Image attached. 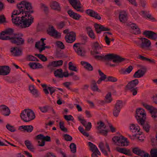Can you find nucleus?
I'll list each match as a JSON object with an SVG mask.
<instances>
[{
    "label": "nucleus",
    "mask_w": 157,
    "mask_h": 157,
    "mask_svg": "<svg viewBox=\"0 0 157 157\" xmlns=\"http://www.w3.org/2000/svg\"><path fill=\"white\" fill-rule=\"evenodd\" d=\"M151 155L152 157H157V149L153 148L150 151Z\"/></svg>",
    "instance_id": "nucleus-54"
},
{
    "label": "nucleus",
    "mask_w": 157,
    "mask_h": 157,
    "mask_svg": "<svg viewBox=\"0 0 157 157\" xmlns=\"http://www.w3.org/2000/svg\"><path fill=\"white\" fill-rule=\"evenodd\" d=\"M29 89L30 92L33 95H37L38 91L33 85H30L29 86Z\"/></svg>",
    "instance_id": "nucleus-35"
},
{
    "label": "nucleus",
    "mask_w": 157,
    "mask_h": 157,
    "mask_svg": "<svg viewBox=\"0 0 157 157\" xmlns=\"http://www.w3.org/2000/svg\"><path fill=\"white\" fill-rule=\"evenodd\" d=\"M141 104L147 110L149 111L151 113L152 118L155 119L157 118V109L154 107L152 106L148 105L145 101H142Z\"/></svg>",
    "instance_id": "nucleus-5"
},
{
    "label": "nucleus",
    "mask_w": 157,
    "mask_h": 157,
    "mask_svg": "<svg viewBox=\"0 0 157 157\" xmlns=\"http://www.w3.org/2000/svg\"><path fill=\"white\" fill-rule=\"evenodd\" d=\"M137 134L139 135V136H137L138 139L141 142L143 141L144 140L145 137L142 135V132H140V133H138Z\"/></svg>",
    "instance_id": "nucleus-63"
},
{
    "label": "nucleus",
    "mask_w": 157,
    "mask_h": 157,
    "mask_svg": "<svg viewBox=\"0 0 157 157\" xmlns=\"http://www.w3.org/2000/svg\"><path fill=\"white\" fill-rule=\"evenodd\" d=\"M41 86L43 88L44 92L46 94H49L48 91H49L51 94H52L55 90V89L54 88L47 86L45 84H42Z\"/></svg>",
    "instance_id": "nucleus-25"
},
{
    "label": "nucleus",
    "mask_w": 157,
    "mask_h": 157,
    "mask_svg": "<svg viewBox=\"0 0 157 157\" xmlns=\"http://www.w3.org/2000/svg\"><path fill=\"white\" fill-rule=\"evenodd\" d=\"M56 46L61 49H63L64 48V46L61 42L58 41L56 42Z\"/></svg>",
    "instance_id": "nucleus-61"
},
{
    "label": "nucleus",
    "mask_w": 157,
    "mask_h": 157,
    "mask_svg": "<svg viewBox=\"0 0 157 157\" xmlns=\"http://www.w3.org/2000/svg\"><path fill=\"white\" fill-rule=\"evenodd\" d=\"M0 112L5 116H7L10 113V111L9 108L6 106L2 105L0 106Z\"/></svg>",
    "instance_id": "nucleus-23"
},
{
    "label": "nucleus",
    "mask_w": 157,
    "mask_h": 157,
    "mask_svg": "<svg viewBox=\"0 0 157 157\" xmlns=\"http://www.w3.org/2000/svg\"><path fill=\"white\" fill-rule=\"evenodd\" d=\"M112 101L111 94L110 93H108L105 97V101L107 103L110 102Z\"/></svg>",
    "instance_id": "nucleus-48"
},
{
    "label": "nucleus",
    "mask_w": 157,
    "mask_h": 157,
    "mask_svg": "<svg viewBox=\"0 0 157 157\" xmlns=\"http://www.w3.org/2000/svg\"><path fill=\"white\" fill-rule=\"evenodd\" d=\"M19 129L21 131L30 132L33 130V127L31 125H22L20 126Z\"/></svg>",
    "instance_id": "nucleus-30"
},
{
    "label": "nucleus",
    "mask_w": 157,
    "mask_h": 157,
    "mask_svg": "<svg viewBox=\"0 0 157 157\" xmlns=\"http://www.w3.org/2000/svg\"><path fill=\"white\" fill-rule=\"evenodd\" d=\"M112 60L113 62H118L122 61L123 59L118 56L113 55Z\"/></svg>",
    "instance_id": "nucleus-44"
},
{
    "label": "nucleus",
    "mask_w": 157,
    "mask_h": 157,
    "mask_svg": "<svg viewBox=\"0 0 157 157\" xmlns=\"http://www.w3.org/2000/svg\"><path fill=\"white\" fill-rule=\"evenodd\" d=\"M75 33L73 32H71L65 36V38L67 42L71 43L75 40Z\"/></svg>",
    "instance_id": "nucleus-18"
},
{
    "label": "nucleus",
    "mask_w": 157,
    "mask_h": 157,
    "mask_svg": "<svg viewBox=\"0 0 157 157\" xmlns=\"http://www.w3.org/2000/svg\"><path fill=\"white\" fill-rule=\"evenodd\" d=\"M112 140L114 143L117 145L121 144L122 146L127 147L129 145V142L127 139L122 135L113 137Z\"/></svg>",
    "instance_id": "nucleus-4"
},
{
    "label": "nucleus",
    "mask_w": 157,
    "mask_h": 157,
    "mask_svg": "<svg viewBox=\"0 0 157 157\" xmlns=\"http://www.w3.org/2000/svg\"><path fill=\"white\" fill-rule=\"evenodd\" d=\"M70 147L71 152L75 153L76 152V147L75 144L73 143L71 144L70 145Z\"/></svg>",
    "instance_id": "nucleus-50"
},
{
    "label": "nucleus",
    "mask_w": 157,
    "mask_h": 157,
    "mask_svg": "<svg viewBox=\"0 0 157 157\" xmlns=\"http://www.w3.org/2000/svg\"><path fill=\"white\" fill-rule=\"evenodd\" d=\"M94 27L96 31L98 33H100L102 31H108L109 29L106 27L97 24H94Z\"/></svg>",
    "instance_id": "nucleus-21"
},
{
    "label": "nucleus",
    "mask_w": 157,
    "mask_h": 157,
    "mask_svg": "<svg viewBox=\"0 0 157 157\" xmlns=\"http://www.w3.org/2000/svg\"><path fill=\"white\" fill-rule=\"evenodd\" d=\"M10 71V67L8 66H0V75H6Z\"/></svg>",
    "instance_id": "nucleus-24"
},
{
    "label": "nucleus",
    "mask_w": 157,
    "mask_h": 157,
    "mask_svg": "<svg viewBox=\"0 0 157 157\" xmlns=\"http://www.w3.org/2000/svg\"><path fill=\"white\" fill-rule=\"evenodd\" d=\"M25 144L27 148L32 151H34V149L30 141L26 140L25 141Z\"/></svg>",
    "instance_id": "nucleus-42"
},
{
    "label": "nucleus",
    "mask_w": 157,
    "mask_h": 157,
    "mask_svg": "<svg viewBox=\"0 0 157 157\" xmlns=\"http://www.w3.org/2000/svg\"><path fill=\"white\" fill-rule=\"evenodd\" d=\"M35 56L38 57L43 62L46 61L47 60V58L43 55L41 54H36Z\"/></svg>",
    "instance_id": "nucleus-53"
},
{
    "label": "nucleus",
    "mask_w": 157,
    "mask_h": 157,
    "mask_svg": "<svg viewBox=\"0 0 157 157\" xmlns=\"http://www.w3.org/2000/svg\"><path fill=\"white\" fill-rule=\"evenodd\" d=\"M64 117L67 121H73L74 120V117L71 115H64Z\"/></svg>",
    "instance_id": "nucleus-60"
},
{
    "label": "nucleus",
    "mask_w": 157,
    "mask_h": 157,
    "mask_svg": "<svg viewBox=\"0 0 157 157\" xmlns=\"http://www.w3.org/2000/svg\"><path fill=\"white\" fill-rule=\"evenodd\" d=\"M98 147L101 152L105 155H108V152H110V149L108 144L107 143H104L102 142H100Z\"/></svg>",
    "instance_id": "nucleus-14"
},
{
    "label": "nucleus",
    "mask_w": 157,
    "mask_h": 157,
    "mask_svg": "<svg viewBox=\"0 0 157 157\" xmlns=\"http://www.w3.org/2000/svg\"><path fill=\"white\" fill-rule=\"evenodd\" d=\"M73 48L75 51L78 56L83 57L86 55V50L81 44H75L73 45Z\"/></svg>",
    "instance_id": "nucleus-8"
},
{
    "label": "nucleus",
    "mask_w": 157,
    "mask_h": 157,
    "mask_svg": "<svg viewBox=\"0 0 157 157\" xmlns=\"http://www.w3.org/2000/svg\"><path fill=\"white\" fill-rule=\"evenodd\" d=\"M49 107L48 106H44L39 107V109L42 113H45L47 112L49 109Z\"/></svg>",
    "instance_id": "nucleus-49"
},
{
    "label": "nucleus",
    "mask_w": 157,
    "mask_h": 157,
    "mask_svg": "<svg viewBox=\"0 0 157 157\" xmlns=\"http://www.w3.org/2000/svg\"><path fill=\"white\" fill-rule=\"evenodd\" d=\"M144 71L141 70H139L134 74V77L136 78H140L144 75Z\"/></svg>",
    "instance_id": "nucleus-41"
},
{
    "label": "nucleus",
    "mask_w": 157,
    "mask_h": 157,
    "mask_svg": "<svg viewBox=\"0 0 157 157\" xmlns=\"http://www.w3.org/2000/svg\"><path fill=\"white\" fill-rule=\"evenodd\" d=\"M103 47L101 44H99L97 42H94L92 44V48L94 50H99L101 49Z\"/></svg>",
    "instance_id": "nucleus-38"
},
{
    "label": "nucleus",
    "mask_w": 157,
    "mask_h": 157,
    "mask_svg": "<svg viewBox=\"0 0 157 157\" xmlns=\"http://www.w3.org/2000/svg\"><path fill=\"white\" fill-rule=\"evenodd\" d=\"M91 89L92 90L94 91H97L98 92H100L101 90L99 89L98 86L95 83H93L91 86Z\"/></svg>",
    "instance_id": "nucleus-46"
},
{
    "label": "nucleus",
    "mask_w": 157,
    "mask_h": 157,
    "mask_svg": "<svg viewBox=\"0 0 157 157\" xmlns=\"http://www.w3.org/2000/svg\"><path fill=\"white\" fill-rule=\"evenodd\" d=\"M10 52L11 54L14 56H19L22 54V49L18 47H12L10 49Z\"/></svg>",
    "instance_id": "nucleus-19"
},
{
    "label": "nucleus",
    "mask_w": 157,
    "mask_h": 157,
    "mask_svg": "<svg viewBox=\"0 0 157 157\" xmlns=\"http://www.w3.org/2000/svg\"><path fill=\"white\" fill-rule=\"evenodd\" d=\"M137 25L134 23H132L129 25V27L131 28V31L133 33L136 28L137 27Z\"/></svg>",
    "instance_id": "nucleus-64"
},
{
    "label": "nucleus",
    "mask_w": 157,
    "mask_h": 157,
    "mask_svg": "<svg viewBox=\"0 0 157 157\" xmlns=\"http://www.w3.org/2000/svg\"><path fill=\"white\" fill-rule=\"evenodd\" d=\"M133 67L131 66H129L126 69H122L121 71V73L122 74H125L129 73L132 70Z\"/></svg>",
    "instance_id": "nucleus-39"
},
{
    "label": "nucleus",
    "mask_w": 157,
    "mask_h": 157,
    "mask_svg": "<svg viewBox=\"0 0 157 157\" xmlns=\"http://www.w3.org/2000/svg\"><path fill=\"white\" fill-rule=\"evenodd\" d=\"M143 126V128L144 130L147 132H148L150 128V124L147 123H144L143 124H141Z\"/></svg>",
    "instance_id": "nucleus-47"
},
{
    "label": "nucleus",
    "mask_w": 157,
    "mask_h": 157,
    "mask_svg": "<svg viewBox=\"0 0 157 157\" xmlns=\"http://www.w3.org/2000/svg\"><path fill=\"white\" fill-rule=\"evenodd\" d=\"M127 13L125 11H122L120 12L119 16L120 21L122 22H125L127 20Z\"/></svg>",
    "instance_id": "nucleus-29"
},
{
    "label": "nucleus",
    "mask_w": 157,
    "mask_h": 157,
    "mask_svg": "<svg viewBox=\"0 0 157 157\" xmlns=\"http://www.w3.org/2000/svg\"><path fill=\"white\" fill-rule=\"evenodd\" d=\"M59 125L60 128L62 131L64 132H67V129L64 127V123L63 122L60 121L59 123Z\"/></svg>",
    "instance_id": "nucleus-52"
},
{
    "label": "nucleus",
    "mask_w": 157,
    "mask_h": 157,
    "mask_svg": "<svg viewBox=\"0 0 157 157\" xmlns=\"http://www.w3.org/2000/svg\"><path fill=\"white\" fill-rule=\"evenodd\" d=\"M63 64V61L60 60L56 61H52L50 63L49 66L56 67L61 65Z\"/></svg>",
    "instance_id": "nucleus-37"
},
{
    "label": "nucleus",
    "mask_w": 157,
    "mask_h": 157,
    "mask_svg": "<svg viewBox=\"0 0 157 157\" xmlns=\"http://www.w3.org/2000/svg\"><path fill=\"white\" fill-rule=\"evenodd\" d=\"M69 1L76 10L81 12L83 11L81 6V3L78 0H69Z\"/></svg>",
    "instance_id": "nucleus-17"
},
{
    "label": "nucleus",
    "mask_w": 157,
    "mask_h": 157,
    "mask_svg": "<svg viewBox=\"0 0 157 157\" xmlns=\"http://www.w3.org/2000/svg\"><path fill=\"white\" fill-rule=\"evenodd\" d=\"M45 40L46 39L45 38H41L40 41L36 43L35 47L40 52L44 50L45 48H50L49 47L45 46V44L44 43V40Z\"/></svg>",
    "instance_id": "nucleus-16"
},
{
    "label": "nucleus",
    "mask_w": 157,
    "mask_h": 157,
    "mask_svg": "<svg viewBox=\"0 0 157 157\" xmlns=\"http://www.w3.org/2000/svg\"><path fill=\"white\" fill-rule=\"evenodd\" d=\"M117 79L116 78L110 76L107 78L105 81L115 82L117 81Z\"/></svg>",
    "instance_id": "nucleus-57"
},
{
    "label": "nucleus",
    "mask_w": 157,
    "mask_h": 157,
    "mask_svg": "<svg viewBox=\"0 0 157 157\" xmlns=\"http://www.w3.org/2000/svg\"><path fill=\"white\" fill-rule=\"evenodd\" d=\"M78 120L83 125H85L86 122L84 119V117L81 115H79L77 116Z\"/></svg>",
    "instance_id": "nucleus-45"
},
{
    "label": "nucleus",
    "mask_w": 157,
    "mask_h": 157,
    "mask_svg": "<svg viewBox=\"0 0 157 157\" xmlns=\"http://www.w3.org/2000/svg\"><path fill=\"white\" fill-rule=\"evenodd\" d=\"M50 6L52 9L55 10L59 11L61 9L59 4L56 1L52 2L50 3Z\"/></svg>",
    "instance_id": "nucleus-31"
},
{
    "label": "nucleus",
    "mask_w": 157,
    "mask_h": 157,
    "mask_svg": "<svg viewBox=\"0 0 157 157\" xmlns=\"http://www.w3.org/2000/svg\"><path fill=\"white\" fill-rule=\"evenodd\" d=\"M13 30L11 29H8L0 33V39L2 40H10L13 35Z\"/></svg>",
    "instance_id": "nucleus-9"
},
{
    "label": "nucleus",
    "mask_w": 157,
    "mask_h": 157,
    "mask_svg": "<svg viewBox=\"0 0 157 157\" xmlns=\"http://www.w3.org/2000/svg\"><path fill=\"white\" fill-rule=\"evenodd\" d=\"M97 129L99 133L103 135H106L108 130L106 129V126L102 121H100L97 122Z\"/></svg>",
    "instance_id": "nucleus-10"
},
{
    "label": "nucleus",
    "mask_w": 157,
    "mask_h": 157,
    "mask_svg": "<svg viewBox=\"0 0 157 157\" xmlns=\"http://www.w3.org/2000/svg\"><path fill=\"white\" fill-rule=\"evenodd\" d=\"M67 13L71 17L76 20H78L81 17L79 14L74 12L71 10H69Z\"/></svg>",
    "instance_id": "nucleus-26"
},
{
    "label": "nucleus",
    "mask_w": 157,
    "mask_h": 157,
    "mask_svg": "<svg viewBox=\"0 0 157 157\" xmlns=\"http://www.w3.org/2000/svg\"><path fill=\"white\" fill-rule=\"evenodd\" d=\"M10 41L12 43L15 44L17 45H20L24 44L25 40L23 37L22 34H14L13 33Z\"/></svg>",
    "instance_id": "nucleus-7"
},
{
    "label": "nucleus",
    "mask_w": 157,
    "mask_h": 157,
    "mask_svg": "<svg viewBox=\"0 0 157 157\" xmlns=\"http://www.w3.org/2000/svg\"><path fill=\"white\" fill-rule=\"evenodd\" d=\"M81 65L86 69L91 71L93 70L92 66L87 62L82 61L81 62Z\"/></svg>",
    "instance_id": "nucleus-33"
},
{
    "label": "nucleus",
    "mask_w": 157,
    "mask_h": 157,
    "mask_svg": "<svg viewBox=\"0 0 157 157\" xmlns=\"http://www.w3.org/2000/svg\"><path fill=\"white\" fill-rule=\"evenodd\" d=\"M48 33L51 36L56 38H60L61 36V33L57 32L54 28L53 26L51 25L49 26L47 30Z\"/></svg>",
    "instance_id": "nucleus-11"
},
{
    "label": "nucleus",
    "mask_w": 157,
    "mask_h": 157,
    "mask_svg": "<svg viewBox=\"0 0 157 157\" xmlns=\"http://www.w3.org/2000/svg\"><path fill=\"white\" fill-rule=\"evenodd\" d=\"M17 10L12 13L11 17L13 23L22 28L29 27L33 22L34 18L29 13H33L31 3L26 0H23L17 5Z\"/></svg>",
    "instance_id": "nucleus-1"
},
{
    "label": "nucleus",
    "mask_w": 157,
    "mask_h": 157,
    "mask_svg": "<svg viewBox=\"0 0 157 157\" xmlns=\"http://www.w3.org/2000/svg\"><path fill=\"white\" fill-rule=\"evenodd\" d=\"M69 69L70 70L75 71H77V70L76 67L71 62H70L68 64Z\"/></svg>",
    "instance_id": "nucleus-51"
},
{
    "label": "nucleus",
    "mask_w": 157,
    "mask_h": 157,
    "mask_svg": "<svg viewBox=\"0 0 157 157\" xmlns=\"http://www.w3.org/2000/svg\"><path fill=\"white\" fill-rule=\"evenodd\" d=\"M129 131L137 135L138 133L141 132L140 129L139 125L137 124L131 123L128 126Z\"/></svg>",
    "instance_id": "nucleus-13"
},
{
    "label": "nucleus",
    "mask_w": 157,
    "mask_h": 157,
    "mask_svg": "<svg viewBox=\"0 0 157 157\" xmlns=\"http://www.w3.org/2000/svg\"><path fill=\"white\" fill-rule=\"evenodd\" d=\"M139 58L143 60L148 61L150 62L153 63L154 62V60L151 59L141 55L139 56Z\"/></svg>",
    "instance_id": "nucleus-55"
},
{
    "label": "nucleus",
    "mask_w": 157,
    "mask_h": 157,
    "mask_svg": "<svg viewBox=\"0 0 157 157\" xmlns=\"http://www.w3.org/2000/svg\"><path fill=\"white\" fill-rule=\"evenodd\" d=\"M146 114L144 109L140 108L137 109L135 117L139 124H143L146 119Z\"/></svg>",
    "instance_id": "nucleus-3"
},
{
    "label": "nucleus",
    "mask_w": 157,
    "mask_h": 157,
    "mask_svg": "<svg viewBox=\"0 0 157 157\" xmlns=\"http://www.w3.org/2000/svg\"><path fill=\"white\" fill-rule=\"evenodd\" d=\"M88 144L90 148V150L92 152L96 151L97 152V153L98 154H100V151L98 150L97 146L93 144V143L90 142L88 143Z\"/></svg>",
    "instance_id": "nucleus-32"
},
{
    "label": "nucleus",
    "mask_w": 157,
    "mask_h": 157,
    "mask_svg": "<svg viewBox=\"0 0 157 157\" xmlns=\"http://www.w3.org/2000/svg\"><path fill=\"white\" fill-rule=\"evenodd\" d=\"M36 139L38 140V145L40 146H43L45 145V141L42 139H40L38 138L37 136Z\"/></svg>",
    "instance_id": "nucleus-59"
},
{
    "label": "nucleus",
    "mask_w": 157,
    "mask_h": 157,
    "mask_svg": "<svg viewBox=\"0 0 157 157\" xmlns=\"http://www.w3.org/2000/svg\"><path fill=\"white\" fill-rule=\"evenodd\" d=\"M138 3L142 7H146L147 5V3L144 0H137Z\"/></svg>",
    "instance_id": "nucleus-58"
},
{
    "label": "nucleus",
    "mask_w": 157,
    "mask_h": 157,
    "mask_svg": "<svg viewBox=\"0 0 157 157\" xmlns=\"http://www.w3.org/2000/svg\"><path fill=\"white\" fill-rule=\"evenodd\" d=\"M134 42L142 48H149L151 45L150 41L145 38H139L137 39L134 40Z\"/></svg>",
    "instance_id": "nucleus-6"
},
{
    "label": "nucleus",
    "mask_w": 157,
    "mask_h": 157,
    "mask_svg": "<svg viewBox=\"0 0 157 157\" xmlns=\"http://www.w3.org/2000/svg\"><path fill=\"white\" fill-rule=\"evenodd\" d=\"M98 73L99 75L100 76V79L97 81V83L98 84H100L102 81H104L106 80V75H104V74L100 70H98Z\"/></svg>",
    "instance_id": "nucleus-34"
},
{
    "label": "nucleus",
    "mask_w": 157,
    "mask_h": 157,
    "mask_svg": "<svg viewBox=\"0 0 157 157\" xmlns=\"http://www.w3.org/2000/svg\"><path fill=\"white\" fill-rule=\"evenodd\" d=\"M21 119L25 122L29 121L35 118L33 111L29 109H26L22 110L20 114Z\"/></svg>",
    "instance_id": "nucleus-2"
},
{
    "label": "nucleus",
    "mask_w": 157,
    "mask_h": 157,
    "mask_svg": "<svg viewBox=\"0 0 157 157\" xmlns=\"http://www.w3.org/2000/svg\"><path fill=\"white\" fill-rule=\"evenodd\" d=\"M86 12L87 14L90 16L94 17L95 19L99 20L101 19V17L99 14L97 12L92 10H87L86 11Z\"/></svg>",
    "instance_id": "nucleus-22"
},
{
    "label": "nucleus",
    "mask_w": 157,
    "mask_h": 157,
    "mask_svg": "<svg viewBox=\"0 0 157 157\" xmlns=\"http://www.w3.org/2000/svg\"><path fill=\"white\" fill-rule=\"evenodd\" d=\"M55 77L58 78H63L62 70L61 69H59L55 71L54 72Z\"/></svg>",
    "instance_id": "nucleus-40"
},
{
    "label": "nucleus",
    "mask_w": 157,
    "mask_h": 157,
    "mask_svg": "<svg viewBox=\"0 0 157 157\" xmlns=\"http://www.w3.org/2000/svg\"><path fill=\"white\" fill-rule=\"evenodd\" d=\"M138 83L139 81L137 79L132 80L128 83L126 86V88L129 89L135 88V87L138 84Z\"/></svg>",
    "instance_id": "nucleus-27"
},
{
    "label": "nucleus",
    "mask_w": 157,
    "mask_h": 157,
    "mask_svg": "<svg viewBox=\"0 0 157 157\" xmlns=\"http://www.w3.org/2000/svg\"><path fill=\"white\" fill-rule=\"evenodd\" d=\"M86 29L89 37L93 39H95V36L91 28L90 27H88L86 28Z\"/></svg>",
    "instance_id": "nucleus-36"
},
{
    "label": "nucleus",
    "mask_w": 157,
    "mask_h": 157,
    "mask_svg": "<svg viewBox=\"0 0 157 157\" xmlns=\"http://www.w3.org/2000/svg\"><path fill=\"white\" fill-rule=\"evenodd\" d=\"M143 34L149 38L154 39L157 37V35L151 31H145Z\"/></svg>",
    "instance_id": "nucleus-28"
},
{
    "label": "nucleus",
    "mask_w": 157,
    "mask_h": 157,
    "mask_svg": "<svg viewBox=\"0 0 157 157\" xmlns=\"http://www.w3.org/2000/svg\"><path fill=\"white\" fill-rule=\"evenodd\" d=\"M115 150L117 151L126 155L130 156H132V154L131 150L129 149L117 147L116 148Z\"/></svg>",
    "instance_id": "nucleus-20"
},
{
    "label": "nucleus",
    "mask_w": 157,
    "mask_h": 157,
    "mask_svg": "<svg viewBox=\"0 0 157 157\" xmlns=\"http://www.w3.org/2000/svg\"><path fill=\"white\" fill-rule=\"evenodd\" d=\"M37 137L40 139H42L44 141H50L51 138L48 136H44L42 134H40L37 135Z\"/></svg>",
    "instance_id": "nucleus-43"
},
{
    "label": "nucleus",
    "mask_w": 157,
    "mask_h": 157,
    "mask_svg": "<svg viewBox=\"0 0 157 157\" xmlns=\"http://www.w3.org/2000/svg\"><path fill=\"white\" fill-rule=\"evenodd\" d=\"M122 107V102L118 101L116 103L113 110V114L115 117H117L119 115L121 109Z\"/></svg>",
    "instance_id": "nucleus-15"
},
{
    "label": "nucleus",
    "mask_w": 157,
    "mask_h": 157,
    "mask_svg": "<svg viewBox=\"0 0 157 157\" xmlns=\"http://www.w3.org/2000/svg\"><path fill=\"white\" fill-rule=\"evenodd\" d=\"M113 54H108L104 55V60H112Z\"/></svg>",
    "instance_id": "nucleus-62"
},
{
    "label": "nucleus",
    "mask_w": 157,
    "mask_h": 157,
    "mask_svg": "<svg viewBox=\"0 0 157 157\" xmlns=\"http://www.w3.org/2000/svg\"><path fill=\"white\" fill-rule=\"evenodd\" d=\"M147 17L150 21L152 22L157 21L156 19L150 14H147L146 15Z\"/></svg>",
    "instance_id": "nucleus-56"
},
{
    "label": "nucleus",
    "mask_w": 157,
    "mask_h": 157,
    "mask_svg": "<svg viewBox=\"0 0 157 157\" xmlns=\"http://www.w3.org/2000/svg\"><path fill=\"white\" fill-rule=\"evenodd\" d=\"M132 151L135 154L142 157H150L149 154L137 147L132 148Z\"/></svg>",
    "instance_id": "nucleus-12"
}]
</instances>
